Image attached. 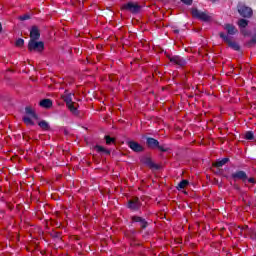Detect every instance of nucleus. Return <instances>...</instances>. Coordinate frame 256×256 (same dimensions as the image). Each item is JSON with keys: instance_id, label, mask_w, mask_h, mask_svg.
<instances>
[{"instance_id": "obj_17", "label": "nucleus", "mask_w": 256, "mask_h": 256, "mask_svg": "<svg viewBox=\"0 0 256 256\" xmlns=\"http://www.w3.org/2000/svg\"><path fill=\"white\" fill-rule=\"evenodd\" d=\"M147 145L149 146V147H159V141H157L156 139H154V138H148L147 139Z\"/></svg>"}, {"instance_id": "obj_24", "label": "nucleus", "mask_w": 256, "mask_h": 256, "mask_svg": "<svg viewBox=\"0 0 256 256\" xmlns=\"http://www.w3.org/2000/svg\"><path fill=\"white\" fill-rule=\"evenodd\" d=\"M115 142V139L109 137V136H106V143L107 145H111V143H114Z\"/></svg>"}, {"instance_id": "obj_7", "label": "nucleus", "mask_w": 256, "mask_h": 256, "mask_svg": "<svg viewBox=\"0 0 256 256\" xmlns=\"http://www.w3.org/2000/svg\"><path fill=\"white\" fill-rule=\"evenodd\" d=\"M220 37L223 39V41H225V43H228V46L231 47V49H234V51H239V44L231 41V38H229L228 35L222 32L220 33Z\"/></svg>"}, {"instance_id": "obj_20", "label": "nucleus", "mask_w": 256, "mask_h": 256, "mask_svg": "<svg viewBox=\"0 0 256 256\" xmlns=\"http://www.w3.org/2000/svg\"><path fill=\"white\" fill-rule=\"evenodd\" d=\"M187 185H189V181L187 180H182L179 184L177 189H185V187H187Z\"/></svg>"}, {"instance_id": "obj_26", "label": "nucleus", "mask_w": 256, "mask_h": 256, "mask_svg": "<svg viewBox=\"0 0 256 256\" xmlns=\"http://www.w3.org/2000/svg\"><path fill=\"white\" fill-rule=\"evenodd\" d=\"M184 5H191L193 3V0H181Z\"/></svg>"}, {"instance_id": "obj_15", "label": "nucleus", "mask_w": 256, "mask_h": 256, "mask_svg": "<svg viewBox=\"0 0 256 256\" xmlns=\"http://www.w3.org/2000/svg\"><path fill=\"white\" fill-rule=\"evenodd\" d=\"M132 221L134 223H140V226L143 227V228L147 227V222L145 221V219H143L139 216L132 217Z\"/></svg>"}, {"instance_id": "obj_2", "label": "nucleus", "mask_w": 256, "mask_h": 256, "mask_svg": "<svg viewBox=\"0 0 256 256\" xmlns=\"http://www.w3.org/2000/svg\"><path fill=\"white\" fill-rule=\"evenodd\" d=\"M64 101L69 111H71L73 115H77V106L75 105V103H73V94L66 93L64 95Z\"/></svg>"}, {"instance_id": "obj_19", "label": "nucleus", "mask_w": 256, "mask_h": 256, "mask_svg": "<svg viewBox=\"0 0 256 256\" xmlns=\"http://www.w3.org/2000/svg\"><path fill=\"white\" fill-rule=\"evenodd\" d=\"M39 127H41V129H43L44 131H48L49 129V123L45 120H42L38 123Z\"/></svg>"}, {"instance_id": "obj_22", "label": "nucleus", "mask_w": 256, "mask_h": 256, "mask_svg": "<svg viewBox=\"0 0 256 256\" xmlns=\"http://www.w3.org/2000/svg\"><path fill=\"white\" fill-rule=\"evenodd\" d=\"M96 151H98V153H107L109 155V151L103 148V146H96Z\"/></svg>"}, {"instance_id": "obj_6", "label": "nucleus", "mask_w": 256, "mask_h": 256, "mask_svg": "<svg viewBox=\"0 0 256 256\" xmlns=\"http://www.w3.org/2000/svg\"><path fill=\"white\" fill-rule=\"evenodd\" d=\"M45 44L42 41L30 40L28 44L29 51H43Z\"/></svg>"}, {"instance_id": "obj_9", "label": "nucleus", "mask_w": 256, "mask_h": 256, "mask_svg": "<svg viewBox=\"0 0 256 256\" xmlns=\"http://www.w3.org/2000/svg\"><path fill=\"white\" fill-rule=\"evenodd\" d=\"M129 209H132L133 211L139 209L141 207V202H139V198H133L128 203Z\"/></svg>"}, {"instance_id": "obj_27", "label": "nucleus", "mask_w": 256, "mask_h": 256, "mask_svg": "<svg viewBox=\"0 0 256 256\" xmlns=\"http://www.w3.org/2000/svg\"><path fill=\"white\" fill-rule=\"evenodd\" d=\"M248 183H255V178L248 179Z\"/></svg>"}, {"instance_id": "obj_28", "label": "nucleus", "mask_w": 256, "mask_h": 256, "mask_svg": "<svg viewBox=\"0 0 256 256\" xmlns=\"http://www.w3.org/2000/svg\"><path fill=\"white\" fill-rule=\"evenodd\" d=\"M160 151H167V148H163L162 146H159Z\"/></svg>"}, {"instance_id": "obj_10", "label": "nucleus", "mask_w": 256, "mask_h": 256, "mask_svg": "<svg viewBox=\"0 0 256 256\" xmlns=\"http://www.w3.org/2000/svg\"><path fill=\"white\" fill-rule=\"evenodd\" d=\"M41 37V34L39 33V28L32 27L30 31V41H37Z\"/></svg>"}, {"instance_id": "obj_1", "label": "nucleus", "mask_w": 256, "mask_h": 256, "mask_svg": "<svg viewBox=\"0 0 256 256\" xmlns=\"http://www.w3.org/2000/svg\"><path fill=\"white\" fill-rule=\"evenodd\" d=\"M23 121L25 125H35L34 121H37V114L35 113V110L31 107L25 108V115L23 117Z\"/></svg>"}, {"instance_id": "obj_4", "label": "nucleus", "mask_w": 256, "mask_h": 256, "mask_svg": "<svg viewBox=\"0 0 256 256\" xmlns=\"http://www.w3.org/2000/svg\"><path fill=\"white\" fill-rule=\"evenodd\" d=\"M191 13L193 17L200 19L201 21H209L211 19V15L206 12L199 11L197 8H193Z\"/></svg>"}, {"instance_id": "obj_29", "label": "nucleus", "mask_w": 256, "mask_h": 256, "mask_svg": "<svg viewBox=\"0 0 256 256\" xmlns=\"http://www.w3.org/2000/svg\"><path fill=\"white\" fill-rule=\"evenodd\" d=\"M1 31H3V26L0 23V33H1Z\"/></svg>"}, {"instance_id": "obj_21", "label": "nucleus", "mask_w": 256, "mask_h": 256, "mask_svg": "<svg viewBox=\"0 0 256 256\" xmlns=\"http://www.w3.org/2000/svg\"><path fill=\"white\" fill-rule=\"evenodd\" d=\"M245 139H247L248 141H253V139H255V136L253 135V132L248 131L245 133Z\"/></svg>"}, {"instance_id": "obj_14", "label": "nucleus", "mask_w": 256, "mask_h": 256, "mask_svg": "<svg viewBox=\"0 0 256 256\" xmlns=\"http://www.w3.org/2000/svg\"><path fill=\"white\" fill-rule=\"evenodd\" d=\"M224 29L227 31L228 35H235V33H237V28L231 24H225Z\"/></svg>"}, {"instance_id": "obj_16", "label": "nucleus", "mask_w": 256, "mask_h": 256, "mask_svg": "<svg viewBox=\"0 0 256 256\" xmlns=\"http://www.w3.org/2000/svg\"><path fill=\"white\" fill-rule=\"evenodd\" d=\"M53 102L49 99H44L40 101V107H44L45 109H49V107H52Z\"/></svg>"}, {"instance_id": "obj_18", "label": "nucleus", "mask_w": 256, "mask_h": 256, "mask_svg": "<svg viewBox=\"0 0 256 256\" xmlns=\"http://www.w3.org/2000/svg\"><path fill=\"white\" fill-rule=\"evenodd\" d=\"M229 161V158H223L221 160H218L215 164L214 167H223L227 162Z\"/></svg>"}, {"instance_id": "obj_5", "label": "nucleus", "mask_w": 256, "mask_h": 256, "mask_svg": "<svg viewBox=\"0 0 256 256\" xmlns=\"http://www.w3.org/2000/svg\"><path fill=\"white\" fill-rule=\"evenodd\" d=\"M141 7L137 3L128 2L122 6V11H130V13H139Z\"/></svg>"}, {"instance_id": "obj_13", "label": "nucleus", "mask_w": 256, "mask_h": 256, "mask_svg": "<svg viewBox=\"0 0 256 256\" xmlns=\"http://www.w3.org/2000/svg\"><path fill=\"white\" fill-rule=\"evenodd\" d=\"M171 63H174L175 65H180L182 67V65H185V60L183 58H181L180 56H172L170 58Z\"/></svg>"}, {"instance_id": "obj_3", "label": "nucleus", "mask_w": 256, "mask_h": 256, "mask_svg": "<svg viewBox=\"0 0 256 256\" xmlns=\"http://www.w3.org/2000/svg\"><path fill=\"white\" fill-rule=\"evenodd\" d=\"M238 13L241 15V17H251L253 15V9L243 3H239Z\"/></svg>"}, {"instance_id": "obj_23", "label": "nucleus", "mask_w": 256, "mask_h": 256, "mask_svg": "<svg viewBox=\"0 0 256 256\" xmlns=\"http://www.w3.org/2000/svg\"><path fill=\"white\" fill-rule=\"evenodd\" d=\"M23 45H25V40L23 39H18L16 41V47H23Z\"/></svg>"}, {"instance_id": "obj_8", "label": "nucleus", "mask_w": 256, "mask_h": 256, "mask_svg": "<svg viewBox=\"0 0 256 256\" xmlns=\"http://www.w3.org/2000/svg\"><path fill=\"white\" fill-rule=\"evenodd\" d=\"M232 179H234L235 181H247V174L245 173V171H237L232 174Z\"/></svg>"}, {"instance_id": "obj_12", "label": "nucleus", "mask_w": 256, "mask_h": 256, "mask_svg": "<svg viewBox=\"0 0 256 256\" xmlns=\"http://www.w3.org/2000/svg\"><path fill=\"white\" fill-rule=\"evenodd\" d=\"M239 28L242 29L241 32L243 33V35L245 37H247V35H249V33L247 31H245V27H247V25H249V22L245 19H240L238 22Z\"/></svg>"}, {"instance_id": "obj_11", "label": "nucleus", "mask_w": 256, "mask_h": 256, "mask_svg": "<svg viewBox=\"0 0 256 256\" xmlns=\"http://www.w3.org/2000/svg\"><path fill=\"white\" fill-rule=\"evenodd\" d=\"M128 146L130 147V149H132V151H135L136 153H140V151H143V146L135 141L128 142Z\"/></svg>"}, {"instance_id": "obj_25", "label": "nucleus", "mask_w": 256, "mask_h": 256, "mask_svg": "<svg viewBox=\"0 0 256 256\" xmlns=\"http://www.w3.org/2000/svg\"><path fill=\"white\" fill-rule=\"evenodd\" d=\"M20 21H27V19H30L29 14H24L23 16L19 17Z\"/></svg>"}]
</instances>
